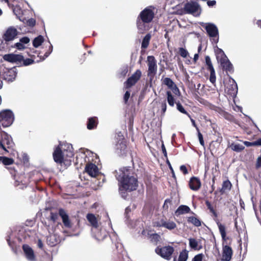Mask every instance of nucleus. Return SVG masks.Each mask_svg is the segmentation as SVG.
Instances as JSON below:
<instances>
[{"label": "nucleus", "instance_id": "obj_1", "mask_svg": "<svg viewBox=\"0 0 261 261\" xmlns=\"http://www.w3.org/2000/svg\"><path fill=\"white\" fill-rule=\"evenodd\" d=\"M116 178L120 183L119 191L122 197L127 196L126 192L136 190L138 187L137 176L128 167H123L119 170V174L116 175Z\"/></svg>", "mask_w": 261, "mask_h": 261}, {"label": "nucleus", "instance_id": "obj_2", "mask_svg": "<svg viewBox=\"0 0 261 261\" xmlns=\"http://www.w3.org/2000/svg\"><path fill=\"white\" fill-rule=\"evenodd\" d=\"M74 153L71 145L59 144L54 149L53 156L54 161L64 168L71 165Z\"/></svg>", "mask_w": 261, "mask_h": 261}, {"label": "nucleus", "instance_id": "obj_3", "mask_svg": "<svg viewBox=\"0 0 261 261\" xmlns=\"http://www.w3.org/2000/svg\"><path fill=\"white\" fill-rule=\"evenodd\" d=\"M154 8L150 6L147 7L138 16L136 20V25L140 33H143L149 29V24L154 17Z\"/></svg>", "mask_w": 261, "mask_h": 261}, {"label": "nucleus", "instance_id": "obj_4", "mask_svg": "<svg viewBox=\"0 0 261 261\" xmlns=\"http://www.w3.org/2000/svg\"><path fill=\"white\" fill-rule=\"evenodd\" d=\"M5 61L12 63H16L18 66H27L34 63V60L27 58L24 59L22 55L20 54H8L3 56Z\"/></svg>", "mask_w": 261, "mask_h": 261}, {"label": "nucleus", "instance_id": "obj_5", "mask_svg": "<svg viewBox=\"0 0 261 261\" xmlns=\"http://www.w3.org/2000/svg\"><path fill=\"white\" fill-rule=\"evenodd\" d=\"M14 145L11 137L4 131L0 132V154L4 155L9 153V149Z\"/></svg>", "mask_w": 261, "mask_h": 261}, {"label": "nucleus", "instance_id": "obj_6", "mask_svg": "<svg viewBox=\"0 0 261 261\" xmlns=\"http://www.w3.org/2000/svg\"><path fill=\"white\" fill-rule=\"evenodd\" d=\"M14 120V115L10 110H3L0 112V125L7 127L12 125Z\"/></svg>", "mask_w": 261, "mask_h": 261}, {"label": "nucleus", "instance_id": "obj_7", "mask_svg": "<svg viewBox=\"0 0 261 261\" xmlns=\"http://www.w3.org/2000/svg\"><path fill=\"white\" fill-rule=\"evenodd\" d=\"M14 186L19 187V189H23L26 188L30 183V179L27 175L24 173L20 174L19 175L15 177Z\"/></svg>", "mask_w": 261, "mask_h": 261}, {"label": "nucleus", "instance_id": "obj_8", "mask_svg": "<svg viewBox=\"0 0 261 261\" xmlns=\"http://www.w3.org/2000/svg\"><path fill=\"white\" fill-rule=\"evenodd\" d=\"M220 57L221 58L219 61L223 68L226 71H230L232 69V65L221 49H219V53L217 55V59H219Z\"/></svg>", "mask_w": 261, "mask_h": 261}, {"label": "nucleus", "instance_id": "obj_9", "mask_svg": "<svg viewBox=\"0 0 261 261\" xmlns=\"http://www.w3.org/2000/svg\"><path fill=\"white\" fill-rule=\"evenodd\" d=\"M141 71L138 69L132 75L128 78L127 81L124 83L125 87L126 89H129L133 86L135 85L137 82L140 80L141 76Z\"/></svg>", "mask_w": 261, "mask_h": 261}, {"label": "nucleus", "instance_id": "obj_10", "mask_svg": "<svg viewBox=\"0 0 261 261\" xmlns=\"http://www.w3.org/2000/svg\"><path fill=\"white\" fill-rule=\"evenodd\" d=\"M205 29L210 37L214 38L213 39L215 43L218 41V30L216 25L213 23H207Z\"/></svg>", "mask_w": 261, "mask_h": 261}, {"label": "nucleus", "instance_id": "obj_11", "mask_svg": "<svg viewBox=\"0 0 261 261\" xmlns=\"http://www.w3.org/2000/svg\"><path fill=\"white\" fill-rule=\"evenodd\" d=\"M225 92L231 96L235 95L238 91V86L235 81L230 78L228 80V83L225 85Z\"/></svg>", "mask_w": 261, "mask_h": 261}, {"label": "nucleus", "instance_id": "obj_12", "mask_svg": "<svg viewBox=\"0 0 261 261\" xmlns=\"http://www.w3.org/2000/svg\"><path fill=\"white\" fill-rule=\"evenodd\" d=\"M18 32L14 27H10L8 28L3 36V39L6 41H10L14 39L17 36Z\"/></svg>", "mask_w": 261, "mask_h": 261}, {"label": "nucleus", "instance_id": "obj_13", "mask_svg": "<svg viewBox=\"0 0 261 261\" xmlns=\"http://www.w3.org/2000/svg\"><path fill=\"white\" fill-rule=\"evenodd\" d=\"M85 171L91 177H96L99 174L97 166L92 163H88L85 167Z\"/></svg>", "mask_w": 261, "mask_h": 261}, {"label": "nucleus", "instance_id": "obj_14", "mask_svg": "<svg viewBox=\"0 0 261 261\" xmlns=\"http://www.w3.org/2000/svg\"><path fill=\"white\" fill-rule=\"evenodd\" d=\"M59 215L61 217L63 223L66 228H70L72 227V224L69 219V216L65 211L63 208L59 210Z\"/></svg>", "mask_w": 261, "mask_h": 261}, {"label": "nucleus", "instance_id": "obj_15", "mask_svg": "<svg viewBox=\"0 0 261 261\" xmlns=\"http://www.w3.org/2000/svg\"><path fill=\"white\" fill-rule=\"evenodd\" d=\"M148 70V75H153L155 73L156 71V65L154 57L153 56H148L147 57Z\"/></svg>", "mask_w": 261, "mask_h": 261}, {"label": "nucleus", "instance_id": "obj_16", "mask_svg": "<svg viewBox=\"0 0 261 261\" xmlns=\"http://www.w3.org/2000/svg\"><path fill=\"white\" fill-rule=\"evenodd\" d=\"M164 85H166L169 89H170L172 92L176 96H179L180 92L176 84L170 78L164 79Z\"/></svg>", "mask_w": 261, "mask_h": 261}, {"label": "nucleus", "instance_id": "obj_17", "mask_svg": "<svg viewBox=\"0 0 261 261\" xmlns=\"http://www.w3.org/2000/svg\"><path fill=\"white\" fill-rule=\"evenodd\" d=\"M22 249L24 253L26 258L30 261H34L35 260V255L32 248L27 244L22 245Z\"/></svg>", "mask_w": 261, "mask_h": 261}, {"label": "nucleus", "instance_id": "obj_18", "mask_svg": "<svg viewBox=\"0 0 261 261\" xmlns=\"http://www.w3.org/2000/svg\"><path fill=\"white\" fill-rule=\"evenodd\" d=\"M10 8L13 10L14 14L16 16L17 18L19 19V20L22 22H24L25 19L23 16V10L19 5H16L14 6V5L11 4V7Z\"/></svg>", "mask_w": 261, "mask_h": 261}, {"label": "nucleus", "instance_id": "obj_19", "mask_svg": "<svg viewBox=\"0 0 261 261\" xmlns=\"http://www.w3.org/2000/svg\"><path fill=\"white\" fill-rule=\"evenodd\" d=\"M222 251V260L223 261H230L232 255L231 248L227 245H225L223 247Z\"/></svg>", "mask_w": 261, "mask_h": 261}, {"label": "nucleus", "instance_id": "obj_20", "mask_svg": "<svg viewBox=\"0 0 261 261\" xmlns=\"http://www.w3.org/2000/svg\"><path fill=\"white\" fill-rule=\"evenodd\" d=\"M127 145L126 141L123 139L118 141L116 144V150L118 153L123 154L126 153L127 151Z\"/></svg>", "mask_w": 261, "mask_h": 261}, {"label": "nucleus", "instance_id": "obj_21", "mask_svg": "<svg viewBox=\"0 0 261 261\" xmlns=\"http://www.w3.org/2000/svg\"><path fill=\"white\" fill-rule=\"evenodd\" d=\"M199 5L196 3H189L185 5V10L188 13L195 14L198 10Z\"/></svg>", "mask_w": 261, "mask_h": 261}, {"label": "nucleus", "instance_id": "obj_22", "mask_svg": "<svg viewBox=\"0 0 261 261\" xmlns=\"http://www.w3.org/2000/svg\"><path fill=\"white\" fill-rule=\"evenodd\" d=\"M189 187L193 191L198 190L201 187V181L200 179L196 177H192L189 181Z\"/></svg>", "mask_w": 261, "mask_h": 261}, {"label": "nucleus", "instance_id": "obj_23", "mask_svg": "<svg viewBox=\"0 0 261 261\" xmlns=\"http://www.w3.org/2000/svg\"><path fill=\"white\" fill-rule=\"evenodd\" d=\"M98 124V119L97 117H89L87 122V128L89 130L94 129L97 128Z\"/></svg>", "mask_w": 261, "mask_h": 261}, {"label": "nucleus", "instance_id": "obj_24", "mask_svg": "<svg viewBox=\"0 0 261 261\" xmlns=\"http://www.w3.org/2000/svg\"><path fill=\"white\" fill-rule=\"evenodd\" d=\"M16 75L17 72L13 69H10L3 74L4 79L8 82H12L15 79Z\"/></svg>", "mask_w": 261, "mask_h": 261}, {"label": "nucleus", "instance_id": "obj_25", "mask_svg": "<svg viewBox=\"0 0 261 261\" xmlns=\"http://www.w3.org/2000/svg\"><path fill=\"white\" fill-rule=\"evenodd\" d=\"M60 242L59 237L56 234H52L49 235L47 238V243L50 246H55Z\"/></svg>", "mask_w": 261, "mask_h": 261}, {"label": "nucleus", "instance_id": "obj_26", "mask_svg": "<svg viewBox=\"0 0 261 261\" xmlns=\"http://www.w3.org/2000/svg\"><path fill=\"white\" fill-rule=\"evenodd\" d=\"M87 219L88 221L90 223L91 226L94 228H97L98 226L97 219L95 216L93 214H88L87 215Z\"/></svg>", "mask_w": 261, "mask_h": 261}, {"label": "nucleus", "instance_id": "obj_27", "mask_svg": "<svg viewBox=\"0 0 261 261\" xmlns=\"http://www.w3.org/2000/svg\"><path fill=\"white\" fill-rule=\"evenodd\" d=\"M173 252L174 248L172 246H167L164 247V259L170 260Z\"/></svg>", "mask_w": 261, "mask_h": 261}, {"label": "nucleus", "instance_id": "obj_28", "mask_svg": "<svg viewBox=\"0 0 261 261\" xmlns=\"http://www.w3.org/2000/svg\"><path fill=\"white\" fill-rule=\"evenodd\" d=\"M189 246L192 249L195 250H199L202 249V245H199V243L196 239L194 238H190L189 239Z\"/></svg>", "mask_w": 261, "mask_h": 261}, {"label": "nucleus", "instance_id": "obj_29", "mask_svg": "<svg viewBox=\"0 0 261 261\" xmlns=\"http://www.w3.org/2000/svg\"><path fill=\"white\" fill-rule=\"evenodd\" d=\"M190 211V208L187 205H182L179 206L175 211L176 215H180L187 214Z\"/></svg>", "mask_w": 261, "mask_h": 261}, {"label": "nucleus", "instance_id": "obj_30", "mask_svg": "<svg viewBox=\"0 0 261 261\" xmlns=\"http://www.w3.org/2000/svg\"><path fill=\"white\" fill-rule=\"evenodd\" d=\"M217 224L219 228V232L221 234L222 239L224 241L226 240V232L225 225L222 224L219 221L217 222Z\"/></svg>", "mask_w": 261, "mask_h": 261}, {"label": "nucleus", "instance_id": "obj_31", "mask_svg": "<svg viewBox=\"0 0 261 261\" xmlns=\"http://www.w3.org/2000/svg\"><path fill=\"white\" fill-rule=\"evenodd\" d=\"M188 256V251L186 249L183 250L180 252L177 261H187ZM173 261H177L176 257L174 258Z\"/></svg>", "mask_w": 261, "mask_h": 261}, {"label": "nucleus", "instance_id": "obj_32", "mask_svg": "<svg viewBox=\"0 0 261 261\" xmlns=\"http://www.w3.org/2000/svg\"><path fill=\"white\" fill-rule=\"evenodd\" d=\"M148 237L150 239V241L154 243V244L156 245L159 241L161 237L160 236L157 234V233H151V231L148 232Z\"/></svg>", "mask_w": 261, "mask_h": 261}, {"label": "nucleus", "instance_id": "obj_33", "mask_svg": "<svg viewBox=\"0 0 261 261\" xmlns=\"http://www.w3.org/2000/svg\"><path fill=\"white\" fill-rule=\"evenodd\" d=\"M232 185L229 180H226L223 182L222 187L220 190V192L223 194L226 191H229L231 188Z\"/></svg>", "mask_w": 261, "mask_h": 261}, {"label": "nucleus", "instance_id": "obj_34", "mask_svg": "<svg viewBox=\"0 0 261 261\" xmlns=\"http://www.w3.org/2000/svg\"><path fill=\"white\" fill-rule=\"evenodd\" d=\"M43 41V37L41 35H39L34 39L33 41V45L36 48L41 45Z\"/></svg>", "mask_w": 261, "mask_h": 261}, {"label": "nucleus", "instance_id": "obj_35", "mask_svg": "<svg viewBox=\"0 0 261 261\" xmlns=\"http://www.w3.org/2000/svg\"><path fill=\"white\" fill-rule=\"evenodd\" d=\"M188 222L189 223H191L194 226L197 227L200 226L201 225V223L200 220L193 216L188 217Z\"/></svg>", "mask_w": 261, "mask_h": 261}, {"label": "nucleus", "instance_id": "obj_36", "mask_svg": "<svg viewBox=\"0 0 261 261\" xmlns=\"http://www.w3.org/2000/svg\"><path fill=\"white\" fill-rule=\"evenodd\" d=\"M230 147L232 150L236 152H240L245 148V147L242 145L235 143H232L230 145Z\"/></svg>", "mask_w": 261, "mask_h": 261}, {"label": "nucleus", "instance_id": "obj_37", "mask_svg": "<svg viewBox=\"0 0 261 261\" xmlns=\"http://www.w3.org/2000/svg\"><path fill=\"white\" fill-rule=\"evenodd\" d=\"M150 38L151 36L149 34H147L144 37L141 44V47L142 48H146L148 47Z\"/></svg>", "mask_w": 261, "mask_h": 261}, {"label": "nucleus", "instance_id": "obj_38", "mask_svg": "<svg viewBox=\"0 0 261 261\" xmlns=\"http://www.w3.org/2000/svg\"><path fill=\"white\" fill-rule=\"evenodd\" d=\"M176 227V224L173 221H166L164 222V227L169 229L172 230Z\"/></svg>", "mask_w": 261, "mask_h": 261}, {"label": "nucleus", "instance_id": "obj_39", "mask_svg": "<svg viewBox=\"0 0 261 261\" xmlns=\"http://www.w3.org/2000/svg\"><path fill=\"white\" fill-rule=\"evenodd\" d=\"M167 101H168L169 105L171 107H173L174 106V103H175L174 98L173 96L172 95V94L170 91H167Z\"/></svg>", "mask_w": 261, "mask_h": 261}, {"label": "nucleus", "instance_id": "obj_40", "mask_svg": "<svg viewBox=\"0 0 261 261\" xmlns=\"http://www.w3.org/2000/svg\"><path fill=\"white\" fill-rule=\"evenodd\" d=\"M178 52L180 56L184 58H186L189 56L188 50L183 47L179 48Z\"/></svg>", "mask_w": 261, "mask_h": 261}, {"label": "nucleus", "instance_id": "obj_41", "mask_svg": "<svg viewBox=\"0 0 261 261\" xmlns=\"http://www.w3.org/2000/svg\"><path fill=\"white\" fill-rule=\"evenodd\" d=\"M205 64L207 66V69L209 70H214L211 58L209 56L205 57Z\"/></svg>", "mask_w": 261, "mask_h": 261}, {"label": "nucleus", "instance_id": "obj_42", "mask_svg": "<svg viewBox=\"0 0 261 261\" xmlns=\"http://www.w3.org/2000/svg\"><path fill=\"white\" fill-rule=\"evenodd\" d=\"M177 109L181 113L186 114L189 117H190V115L187 113V112L185 110L183 106L179 103H176Z\"/></svg>", "mask_w": 261, "mask_h": 261}, {"label": "nucleus", "instance_id": "obj_43", "mask_svg": "<svg viewBox=\"0 0 261 261\" xmlns=\"http://www.w3.org/2000/svg\"><path fill=\"white\" fill-rule=\"evenodd\" d=\"M205 204H206L207 208L210 211V212L213 214V215L215 217H217V214L216 211L214 209L213 207L212 206L211 203L209 201H206V202H205Z\"/></svg>", "mask_w": 261, "mask_h": 261}, {"label": "nucleus", "instance_id": "obj_44", "mask_svg": "<svg viewBox=\"0 0 261 261\" xmlns=\"http://www.w3.org/2000/svg\"><path fill=\"white\" fill-rule=\"evenodd\" d=\"M210 81L213 84H214L216 82V74H215V71L214 70H210Z\"/></svg>", "mask_w": 261, "mask_h": 261}, {"label": "nucleus", "instance_id": "obj_45", "mask_svg": "<svg viewBox=\"0 0 261 261\" xmlns=\"http://www.w3.org/2000/svg\"><path fill=\"white\" fill-rule=\"evenodd\" d=\"M203 256H204V255L203 254H202V253L198 254L195 255L193 257L192 261H202Z\"/></svg>", "mask_w": 261, "mask_h": 261}, {"label": "nucleus", "instance_id": "obj_46", "mask_svg": "<svg viewBox=\"0 0 261 261\" xmlns=\"http://www.w3.org/2000/svg\"><path fill=\"white\" fill-rule=\"evenodd\" d=\"M27 25L30 27H33L36 24V20L34 18H30L27 20Z\"/></svg>", "mask_w": 261, "mask_h": 261}, {"label": "nucleus", "instance_id": "obj_47", "mask_svg": "<svg viewBox=\"0 0 261 261\" xmlns=\"http://www.w3.org/2000/svg\"><path fill=\"white\" fill-rule=\"evenodd\" d=\"M58 215H59L56 213H54L53 212H51L50 215V220H52L54 222H56L58 218Z\"/></svg>", "mask_w": 261, "mask_h": 261}, {"label": "nucleus", "instance_id": "obj_48", "mask_svg": "<svg viewBox=\"0 0 261 261\" xmlns=\"http://www.w3.org/2000/svg\"><path fill=\"white\" fill-rule=\"evenodd\" d=\"M198 132V137L199 140V142L200 144L204 146V142L203 139V136L201 133L200 132L199 130L197 131Z\"/></svg>", "mask_w": 261, "mask_h": 261}, {"label": "nucleus", "instance_id": "obj_49", "mask_svg": "<svg viewBox=\"0 0 261 261\" xmlns=\"http://www.w3.org/2000/svg\"><path fill=\"white\" fill-rule=\"evenodd\" d=\"M130 97V92L128 91H127L125 92L124 97H123V100L125 104H126L128 102V100Z\"/></svg>", "mask_w": 261, "mask_h": 261}, {"label": "nucleus", "instance_id": "obj_50", "mask_svg": "<svg viewBox=\"0 0 261 261\" xmlns=\"http://www.w3.org/2000/svg\"><path fill=\"white\" fill-rule=\"evenodd\" d=\"M7 242L12 250L16 251V245L14 242H11L10 239H7Z\"/></svg>", "mask_w": 261, "mask_h": 261}, {"label": "nucleus", "instance_id": "obj_51", "mask_svg": "<svg viewBox=\"0 0 261 261\" xmlns=\"http://www.w3.org/2000/svg\"><path fill=\"white\" fill-rule=\"evenodd\" d=\"M155 251L158 254L160 255L162 257H163V251L162 248L158 246L156 247Z\"/></svg>", "mask_w": 261, "mask_h": 261}, {"label": "nucleus", "instance_id": "obj_52", "mask_svg": "<svg viewBox=\"0 0 261 261\" xmlns=\"http://www.w3.org/2000/svg\"><path fill=\"white\" fill-rule=\"evenodd\" d=\"M30 39L28 37H23L20 39V42L22 44H27L29 42Z\"/></svg>", "mask_w": 261, "mask_h": 261}, {"label": "nucleus", "instance_id": "obj_53", "mask_svg": "<svg viewBox=\"0 0 261 261\" xmlns=\"http://www.w3.org/2000/svg\"><path fill=\"white\" fill-rule=\"evenodd\" d=\"M8 169L9 170V171H10L11 174L12 175V176H13L14 179L15 177L17 176V175H16V170H15V169L14 168H12V167H10L8 168Z\"/></svg>", "mask_w": 261, "mask_h": 261}, {"label": "nucleus", "instance_id": "obj_54", "mask_svg": "<svg viewBox=\"0 0 261 261\" xmlns=\"http://www.w3.org/2000/svg\"><path fill=\"white\" fill-rule=\"evenodd\" d=\"M15 47L18 49H22L24 48V45L21 42H17L15 44Z\"/></svg>", "mask_w": 261, "mask_h": 261}, {"label": "nucleus", "instance_id": "obj_55", "mask_svg": "<svg viewBox=\"0 0 261 261\" xmlns=\"http://www.w3.org/2000/svg\"><path fill=\"white\" fill-rule=\"evenodd\" d=\"M180 170L184 174H188V170L187 169V167L185 165H181L180 167Z\"/></svg>", "mask_w": 261, "mask_h": 261}, {"label": "nucleus", "instance_id": "obj_56", "mask_svg": "<svg viewBox=\"0 0 261 261\" xmlns=\"http://www.w3.org/2000/svg\"><path fill=\"white\" fill-rule=\"evenodd\" d=\"M52 50H53V46L51 45H50L49 46V51H47L45 53V54L44 55V58H43V59H44L45 58H47L49 55V54L51 53Z\"/></svg>", "mask_w": 261, "mask_h": 261}, {"label": "nucleus", "instance_id": "obj_57", "mask_svg": "<svg viewBox=\"0 0 261 261\" xmlns=\"http://www.w3.org/2000/svg\"><path fill=\"white\" fill-rule=\"evenodd\" d=\"M216 2L215 1H209L207 2V5L210 7L214 6L216 5Z\"/></svg>", "mask_w": 261, "mask_h": 261}, {"label": "nucleus", "instance_id": "obj_58", "mask_svg": "<svg viewBox=\"0 0 261 261\" xmlns=\"http://www.w3.org/2000/svg\"><path fill=\"white\" fill-rule=\"evenodd\" d=\"M169 204L170 205H171V204H172L171 200H170V199H166V200H165V201H164V206L165 205H166L167 207H168Z\"/></svg>", "mask_w": 261, "mask_h": 261}, {"label": "nucleus", "instance_id": "obj_59", "mask_svg": "<svg viewBox=\"0 0 261 261\" xmlns=\"http://www.w3.org/2000/svg\"><path fill=\"white\" fill-rule=\"evenodd\" d=\"M256 167L257 168H259V167H261V157H259L257 159L256 164Z\"/></svg>", "mask_w": 261, "mask_h": 261}, {"label": "nucleus", "instance_id": "obj_60", "mask_svg": "<svg viewBox=\"0 0 261 261\" xmlns=\"http://www.w3.org/2000/svg\"><path fill=\"white\" fill-rule=\"evenodd\" d=\"M37 245H38V247L39 248H40V249H42L43 248V244L42 241L40 239L38 240Z\"/></svg>", "mask_w": 261, "mask_h": 261}, {"label": "nucleus", "instance_id": "obj_61", "mask_svg": "<svg viewBox=\"0 0 261 261\" xmlns=\"http://www.w3.org/2000/svg\"><path fill=\"white\" fill-rule=\"evenodd\" d=\"M244 144L247 147H249V146H252V145H255L254 144V142H248V141H244Z\"/></svg>", "mask_w": 261, "mask_h": 261}, {"label": "nucleus", "instance_id": "obj_62", "mask_svg": "<svg viewBox=\"0 0 261 261\" xmlns=\"http://www.w3.org/2000/svg\"><path fill=\"white\" fill-rule=\"evenodd\" d=\"M189 118L191 119V122L192 123L193 125L196 128V130L197 131L199 130V129L198 127L197 126L195 120L194 119H193L192 118H191V117H189Z\"/></svg>", "mask_w": 261, "mask_h": 261}, {"label": "nucleus", "instance_id": "obj_63", "mask_svg": "<svg viewBox=\"0 0 261 261\" xmlns=\"http://www.w3.org/2000/svg\"><path fill=\"white\" fill-rule=\"evenodd\" d=\"M198 58H199L198 54H195L194 55V58H193V61L194 62V63H196L197 62V61L198 59Z\"/></svg>", "mask_w": 261, "mask_h": 261}, {"label": "nucleus", "instance_id": "obj_64", "mask_svg": "<svg viewBox=\"0 0 261 261\" xmlns=\"http://www.w3.org/2000/svg\"><path fill=\"white\" fill-rule=\"evenodd\" d=\"M255 145H261V138L254 142Z\"/></svg>", "mask_w": 261, "mask_h": 261}]
</instances>
